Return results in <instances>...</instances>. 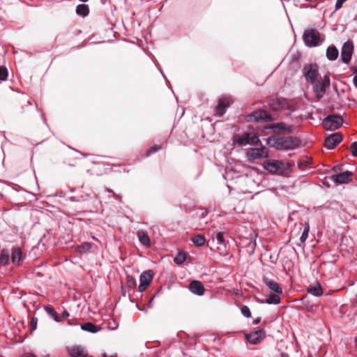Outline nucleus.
Here are the masks:
<instances>
[{
    "instance_id": "obj_1",
    "label": "nucleus",
    "mask_w": 357,
    "mask_h": 357,
    "mask_svg": "<svg viewBox=\"0 0 357 357\" xmlns=\"http://www.w3.org/2000/svg\"><path fill=\"white\" fill-rule=\"evenodd\" d=\"M263 167L273 174L284 175L290 170L291 165L283 160L269 159L264 162Z\"/></svg>"
},
{
    "instance_id": "obj_2",
    "label": "nucleus",
    "mask_w": 357,
    "mask_h": 357,
    "mask_svg": "<svg viewBox=\"0 0 357 357\" xmlns=\"http://www.w3.org/2000/svg\"><path fill=\"white\" fill-rule=\"evenodd\" d=\"M303 40L307 47H314L322 43L324 38H322L318 30L315 29H307L305 30L303 33Z\"/></svg>"
},
{
    "instance_id": "obj_3",
    "label": "nucleus",
    "mask_w": 357,
    "mask_h": 357,
    "mask_svg": "<svg viewBox=\"0 0 357 357\" xmlns=\"http://www.w3.org/2000/svg\"><path fill=\"white\" fill-rule=\"evenodd\" d=\"M259 142L258 135L255 132H243L233 136V143L239 146L256 145Z\"/></svg>"
},
{
    "instance_id": "obj_4",
    "label": "nucleus",
    "mask_w": 357,
    "mask_h": 357,
    "mask_svg": "<svg viewBox=\"0 0 357 357\" xmlns=\"http://www.w3.org/2000/svg\"><path fill=\"white\" fill-rule=\"evenodd\" d=\"M300 144V140L296 137H278L274 139L273 146L279 150L294 149Z\"/></svg>"
},
{
    "instance_id": "obj_5",
    "label": "nucleus",
    "mask_w": 357,
    "mask_h": 357,
    "mask_svg": "<svg viewBox=\"0 0 357 357\" xmlns=\"http://www.w3.org/2000/svg\"><path fill=\"white\" fill-rule=\"evenodd\" d=\"M331 84L330 77L328 75H325L320 77L319 80H316L313 84V91L318 99L324 97L326 88L329 87Z\"/></svg>"
},
{
    "instance_id": "obj_6",
    "label": "nucleus",
    "mask_w": 357,
    "mask_h": 357,
    "mask_svg": "<svg viewBox=\"0 0 357 357\" xmlns=\"http://www.w3.org/2000/svg\"><path fill=\"white\" fill-rule=\"evenodd\" d=\"M302 72L307 82L312 84L317 80L319 67L317 64L308 63L305 65Z\"/></svg>"
},
{
    "instance_id": "obj_7",
    "label": "nucleus",
    "mask_w": 357,
    "mask_h": 357,
    "mask_svg": "<svg viewBox=\"0 0 357 357\" xmlns=\"http://www.w3.org/2000/svg\"><path fill=\"white\" fill-rule=\"evenodd\" d=\"M342 123L343 119L339 115H330L323 121V126L327 130H335L340 128Z\"/></svg>"
},
{
    "instance_id": "obj_8",
    "label": "nucleus",
    "mask_w": 357,
    "mask_h": 357,
    "mask_svg": "<svg viewBox=\"0 0 357 357\" xmlns=\"http://www.w3.org/2000/svg\"><path fill=\"white\" fill-rule=\"evenodd\" d=\"M246 156L249 161H254L257 159L267 158L268 156V151L265 147L252 148L248 150Z\"/></svg>"
},
{
    "instance_id": "obj_9",
    "label": "nucleus",
    "mask_w": 357,
    "mask_h": 357,
    "mask_svg": "<svg viewBox=\"0 0 357 357\" xmlns=\"http://www.w3.org/2000/svg\"><path fill=\"white\" fill-rule=\"evenodd\" d=\"M354 52V45L350 40L344 43L341 50V59L344 63H349Z\"/></svg>"
},
{
    "instance_id": "obj_10",
    "label": "nucleus",
    "mask_w": 357,
    "mask_h": 357,
    "mask_svg": "<svg viewBox=\"0 0 357 357\" xmlns=\"http://www.w3.org/2000/svg\"><path fill=\"white\" fill-rule=\"evenodd\" d=\"M248 341L252 344H259L265 337L264 330H257L245 335Z\"/></svg>"
},
{
    "instance_id": "obj_11",
    "label": "nucleus",
    "mask_w": 357,
    "mask_h": 357,
    "mask_svg": "<svg viewBox=\"0 0 357 357\" xmlns=\"http://www.w3.org/2000/svg\"><path fill=\"white\" fill-rule=\"evenodd\" d=\"M342 140V136L340 132L330 135L325 139V146L328 149H333Z\"/></svg>"
},
{
    "instance_id": "obj_12",
    "label": "nucleus",
    "mask_w": 357,
    "mask_h": 357,
    "mask_svg": "<svg viewBox=\"0 0 357 357\" xmlns=\"http://www.w3.org/2000/svg\"><path fill=\"white\" fill-rule=\"evenodd\" d=\"M351 173L349 171L344 172L340 174L332 175L331 176V181L337 184L347 183L351 180Z\"/></svg>"
},
{
    "instance_id": "obj_13",
    "label": "nucleus",
    "mask_w": 357,
    "mask_h": 357,
    "mask_svg": "<svg viewBox=\"0 0 357 357\" xmlns=\"http://www.w3.org/2000/svg\"><path fill=\"white\" fill-rule=\"evenodd\" d=\"M153 279V275L151 271H146L143 272L139 277V291L140 292L144 291L146 287L149 284Z\"/></svg>"
},
{
    "instance_id": "obj_14",
    "label": "nucleus",
    "mask_w": 357,
    "mask_h": 357,
    "mask_svg": "<svg viewBox=\"0 0 357 357\" xmlns=\"http://www.w3.org/2000/svg\"><path fill=\"white\" fill-rule=\"evenodd\" d=\"M231 102L232 100L229 97H225L221 98L219 100L218 105L215 109L216 114L219 116H222L225 114L226 109L230 105Z\"/></svg>"
},
{
    "instance_id": "obj_15",
    "label": "nucleus",
    "mask_w": 357,
    "mask_h": 357,
    "mask_svg": "<svg viewBox=\"0 0 357 357\" xmlns=\"http://www.w3.org/2000/svg\"><path fill=\"white\" fill-rule=\"evenodd\" d=\"M275 133L278 134H289L293 132V128L291 126L287 125L284 123H274L271 126Z\"/></svg>"
},
{
    "instance_id": "obj_16",
    "label": "nucleus",
    "mask_w": 357,
    "mask_h": 357,
    "mask_svg": "<svg viewBox=\"0 0 357 357\" xmlns=\"http://www.w3.org/2000/svg\"><path fill=\"white\" fill-rule=\"evenodd\" d=\"M190 291L197 296H202L204 294L205 288L204 284L198 280H193L189 284Z\"/></svg>"
},
{
    "instance_id": "obj_17",
    "label": "nucleus",
    "mask_w": 357,
    "mask_h": 357,
    "mask_svg": "<svg viewBox=\"0 0 357 357\" xmlns=\"http://www.w3.org/2000/svg\"><path fill=\"white\" fill-rule=\"evenodd\" d=\"M68 353L71 357H86L87 352L85 349L79 345H74L68 348Z\"/></svg>"
},
{
    "instance_id": "obj_18",
    "label": "nucleus",
    "mask_w": 357,
    "mask_h": 357,
    "mask_svg": "<svg viewBox=\"0 0 357 357\" xmlns=\"http://www.w3.org/2000/svg\"><path fill=\"white\" fill-rule=\"evenodd\" d=\"M287 103L285 100L279 98L272 99L269 102L270 107L274 111H280L287 107Z\"/></svg>"
},
{
    "instance_id": "obj_19",
    "label": "nucleus",
    "mask_w": 357,
    "mask_h": 357,
    "mask_svg": "<svg viewBox=\"0 0 357 357\" xmlns=\"http://www.w3.org/2000/svg\"><path fill=\"white\" fill-rule=\"evenodd\" d=\"M250 119H252L253 118L254 120L256 121H258L260 120L268 121L271 120V116L266 111H264V110H259V111L254 112L250 116Z\"/></svg>"
},
{
    "instance_id": "obj_20",
    "label": "nucleus",
    "mask_w": 357,
    "mask_h": 357,
    "mask_svg": "<svg viewBox=\"0 0 357 357\" xmlns=\"http://www.w3.org/2000/svg\"><path fill=\"white\" fill-rule=\"evenodd\" d=\"M264 282L271 291L277 294H281L282 292L281 287L276 282L268 278H264Z\"/></svg>"
},
{
    "instance_id": "obj_21",
    "label": "nucleus",
    "mask_w": 357,
    "mask_h": 357,
    "mask_svg": "<svg viewBox=\"0 0 357 357\" xmlns=\"http://www.w3.org/2000/svg\"><path fill=\"white\" fill-rule=\"evenodd\" d=\"M137 237L139 238V242L146 246H151V240L146 231L143 230H139L137 233Z\"/></svg>"
},
{
    "instance_id": "obj_22",
    "label": "nucleus",
    "mask_w": 357,
    "mask_h": 357,
    "mask_svg": "<svg viewBox=\"0 0 357 357\" xmlns=\"http://www.w3.org/2000/svg\"><path fill=\"white\" fill-rule=\"evenodd\" d=\"M22 252L20 248H15L12 252V262L19 265L22 260Z\"/></svg>"
},
{
    "instance_id": "obj_23",
    "label": "nucleus",
    "mask_w": 357,
    "mask_h": 357,
    "mask_svg": "<svg viewBox=\"0 0 357 357\" xmlns=\"http://www.w3.org/2000/svg\"><path fill=\"white\" fill-rule=\"evenodd\" d=\"M339 54L337 49L332 45L328 47L326 50V56L330 61L335 60Z\"/></svg>"
},
{
    "instance_id": "obj_24",
    "label": "nucleus",
    "mask_w": 357,
    "mask_h": 357,
    "mask_svg": "<svg viewBox=\"0 0 357 357\" xmlns=\"http://www.w3.org/2000/svg\"><path fill=\"white\" fill-rule=\"evenodd\" d=\"M308 293L314 296H320L323 294V290L320 284L317 283L313 286H310L308 289Z\"/></svg>"
},
{
    "instance_id": "obj_25",
    "label": "nucleus",
    "mask_w": 357,
    "mask_h": 357,
    "mask_svg": "<svg viewBox=\"0 0 357 357\" xmlns=\"http://www.w3.org/2000/svg\"><path fill=\"white\" fill-rule=\"evenodd\" d=\"M215 238L217 241V243L218 245V248L221 250L226 248V243L224 238V233L221 231H218L216 234Z\"/></svg>"
},
{
    "instance_id": "obj_26",
    "label": "nucleus",
    "mask_w": 357,
    "mask_h": 357,
    "mask_svg": "<svg viewBox=\"0 0 357 357\" xmlns=\"http://www.w3.org/2000/svg\"><path fill=\"white\" fill-rule=\"evenodd\" d=\"M81 328L83 331H86L91 333H97L99 331L97 326L91 322H87L86 324H82L81 326Z\"/></svg>"
},
{
    "instance_id": "obj_27",
    "label": "nucleus",
    "mask_w": 357,
    "mask_h": 357,
    "mask_svg": "<svg viewBox=\"0 0 357 357\" xmlns=\"http://www.w3.org/2000/svg\"><path fill=\"white\" fill-rule=\"evenodd\" d=\"M10 255L8 250H3L0 255V264L5 266L8 263Z\"/></svg>"
},
{
    "instance_id": "obj_28",
    "label": "nucleus",
    "mask_w": 357,
    "mask_h": 357,
    "mask_svg": "<svg viewBox=\"0 0 357 357\" xmlns=\"http://www.w3.org/2000/svg\"><path fill=\"white\" fill-rule=\"evenodd\" d=\"M76 13L77 15L82 16H86L89 13L88 6L85 4H80L77 6Z\"/></svg>"
},
{
    "instance_id": "obj_29",
    "label": "nucleus",
    "mask_w": 357,
    "mask_h": 357,
    "mask_svg": "<svg viewBox=\"0 0 357 357\" xmlns=\"http://www.w3.org/2000/svg\"><path fill=\"white\" fill-rule=\"evenodd\" d=\"M186 259V255L183 251H179L176 256L174 257V262L178 264H182Z\"/></svg>"
},
{
    "instance_id": "obj_30",
    "label": "nucleus",
    "mask_w": 357,
    "mask_h": 357,
    "mask_svg": "<svg viewBox=\"0 0 357 357\" xmlns=\"http://www.w3.org/2000/svg\"><path fill=\"white\" fill-rule=\"evenodd\" d=\"M280 302V297L278 294H271L266 299V303L268 304H279Z\"/></svg>"
},
{
    "instance_id": "obj_31",
    "label": "nucleus",
    "mask_w": 357,
    "mask_h": 357,
    "mask_svg": "<svg viewBox=\"0 0 357 357\" xmlns=\"http://www.w3.org/2000/svg\"><path fill=\"white\" fill-rule=\"evenodd\" d=\"M45 310L49 314H50L54 318L55 321H56V322L61 321V319L59 317L57 313L55 312V310L53 308H52L50 307H45Z\"/></svg>"
},
{
    "instance_id": "obj_32",
    "label": "nucleus",
    "mask_w": 357,
    "mask_h": 357,
    "mask_svg": "<svg viewBox=\"0 0 357 357\" xmlns=\"http://www.w3.org/2000/svg\"><path fill=\"white\" fill-rule=\"evenodd\" d=\"M192 242L197 246H202L205 243V238L202 235H197L192 238Z\"/></svg>"
},
{
    "instance_id": "obj_33",
    "label": "nucleus",
    "mask_w": 357,
    "mask_h": 357,
    "mask_svg": "<svg viewBox=\"0 0 357 357\" xmlns=\"http://www.w3.org/2000/svg\"><path fill=\"white\" fill-rule=\"evenodd\" d=\"M309 231H310V227H309V225H307L303 231V233L300 237V241L301 243H305V241L307 240V237H308V234H309Z\"/></svg>"
},
{
    "instance_id": "obj_34",
    "label": "nucleus",
    "mask_w": 357,
    "mask_h": 357,
    "mask_svg": "<svg viewBox=\"0 0 357 357\" xmlns=\"http://www.w3.org/2000/svg\"><path fill=\"white\" fill-rule=\"evenodd\" d=\"M91 248V244L89 243H84L82 244L81 245L77 246V250L79 252H86L89 250Z\"/></svg>"
},
{
    "instance_id": "obj_35",
    "label": "nucleus",
    "mask_w": 357,
    "mask_h": 357,
    "mask_svg": "<svg viewBox=\"0 0 357 357\" xmlns=\"http://www.w3.org/2000/svg\"><path fill=\"white\" fill-rule=\"evenodd\" d=\"M8 71L5 67H0V79L4 81L7 79Z\"/></svg>"
},
{
    "instance_id": "obj_36",
    "label": "nucleus",
    "mask_w": 357,
    "mask_h": 357,
    "mask_svg": "<svg viewBox=\"0 0 357 357\" xmlns=\"http://www.w3.org/2000/svg\"><path fill=\"white\" fill-rule=\"evenodd\" d=\"M242 314L245 317H250L251 312L249 307L246 305H243L241 309Z\"/></svg>"
},
{
    "instance_id": "obj_37",
    "label": "nucleus",
    "mask_w": 357,
    "mask_h": 357,
    "mask_svg": "<svg viewBox=\"0 0 357 357\" xmlns=\"http://www.w3.org/2000/svg\"><path fill=\"white\" fill-rule=\"evenodd\" d=\"M127 282L130 287H135L137 284L136 280L131 276L127 277Z\"/></svg>"
},
{
    "instance_id": "obj_38",
    "label": "nucleus",
    "mask_w": 357,
    "mask_h": 357,
    "mask_svg": "<svg viewBox=\"0 0 357 357\" xmlns=\"http://www.w3.org/2000/svg\"><path fill=\"white\" fill-rule=\"evenodd\" d=\"M351 152L354 156L357 157V142L352 143L350 147Z\"/></svg>"
},
{
    "instance_id": "obj_39",
    "label": "nucleus",
    "mask_w": 357,
    "mask_h": 357,
    "mask_svg": "<svg viewBox=\"0 0 357 357\" xmlns=\"http://www.w3.org/2000/svg\"><path fill=\"white\" fill-rule=\"evenodd\" d=\"M347 0H337L335 3V10H338L340 9L343 5V3Z\"/></svg>"
},
{
    "instance_id": "obj_40",
    "label": "nucleus",
    "mask_w": 357,
    "mask_h": 357,
    "mask_svg": "<svg viewBox=\"0 0 357 357\" xmlns=\"http://www.w3.org/2000/svg\"><path fill=\"white\" fill-rule=\"evenodd\" d=\"M351 70L354 72V74L355 75L354 77V86L357 88V68L354 67L351 68Z\"/></svg>"
},
{
    "instance_id": "obj_41",
    "label": "nucleus",
    "mask_w": 357,
    "mask_h": 357,
    "mask_svg": "<svg viewBox=\"0 0 357 357\" xmlns=\"http://www.w3.org/2000/svg\"><path fill=\"white\" fill-rule=\"evenodd\" d=\"M160 149V146H152L147 152V155H149V154H151V153H154L155 151H157L158 150H159Z\"/></svg>"
},
{
    "instance_id": "obj_42",
    "label": "nucleus",
    "mask_w": 357,
    "mask_h": 357,
    "mask_svg": "<svg viewBox=\"0 0 357 357\" xmlns=\"http://www.w3.org/2000/svg\"><path fill=\"white\" fill-rule=\"evenodd\" d=\"M62 317H64V318H68L69 317V313L68 311L66 310H64L63 312H62Z\"/></svg>"
},
{
    "instance_id": "obj_43",
    "label": "nucleus",
    "mask_w": 357,
    "mask_h": 357,
    "mask_svg": "<svg viewBox=\"0 0 357 357\" xmlns=\"http://www.w3.org/2000/svg\"><path fill=\"white\" fill-rule=\"evenodd\" d=\"M21 357H36V356H34L33 354H30V353H27V354H24V355H22Z\"/></svg>"
},
{
    "instance_id": "obj_44",
    "label": "nucleus",
    "mask_w": 357,
    "mask_h": 357,
    "mask_svg": "<svg viewBox=\"0 0 357 357\" xmlns=\"http://www.w3.org/2000/svg\"><path fill=\"white\" fill-rule=\"evenodd\" d=\"M260 319H261L260 318H257V319H255L254 321H253V324H259L260 322Z\"/></svg>"
},
{
    "instance_id": "obj_45",
    "label": "nucleus",
    "mask_w": 357,
    "mask_h": 357,
    "mask_svg": "<svg viewBox=\"0 0 357 357\" xmlns=\"http://www.w3.org/2000/svg\"><path fill=\"white\" fill-rule=\"evenodd\" d=\"M102 357H116V356H108V355H107L106 354H104L102 355Z\"/></svg>"
},
{
    "instance_id": "obj_46",
    "label": "nucleus",
    "mask_w": 357,
    "mask_h": 357,
    "mask_svg": "<svg viewBox=\"0 0 357 357\" xmlns=\"http://www.w3.org/2000/svg\"><path fill=\"white\" fill-rule=\"evenodd\" d=\"M282 357H289L286 354H282Z\"/></svg>"
},
{
    "instance_id": "obj_47",
    "label": "nucleus",
    "mask_w": 357,
    "mask_h": 357,
    "mask_svg": "<svg viewBox=\"0 0 357 357\" xmlns=\"http://www.w3.org/2000/svg\"><path fill=\"white\" fill-rule=\"evenodd\" d=\"M355 343H356V346L357 347V337L355 338Z\"/></svg>"
}]
</instances>
